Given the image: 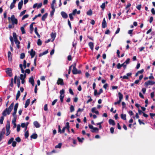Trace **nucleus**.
<instances>
[{
  "label": "nucleus",
  "mask_w": 155,
  "mask_h": 155,
  "mask_svg": "<svg viewBox=\"0 0 155 155\" xmlns=\"http://www.w3.org/2000/svg\"><path fill=\"white\" fill-rule=\"evenodd\" d=\"M25 136L26 138H27L28 137L29 134L28 131V130L25 132Z\"/></svg>",
  "instance_id": "48"
},
{
  "label": "nucleus",
  "mask_w": 155,
  "mask_h": 155,
  "mask_svg": "<svg viewBox=\"0 0 155 155\" xmlns=\"http://www.w3.org/2000/svg\"><path fill=\"white\" fill-rule=\"evenodd\" d=\"M26 12V10H24L22 11V12H21L20 14V16H21L22 15H24L25 13Z\"/></svg>",
  "instance_id": "52"
},
{
  "label": "nucleus",
  "mask_w": 155,
  "mask_h": 155,
  "mask_svg": "<svg viewBox=\"0 0 155 155\" xmlns=\"http://www.w3.org/2000/svg\"><path fill=\"white\" fill-rule=\"evenodd\" d=\"M88 45L90 47L91 49L92 50H93L94 48V44L93 42H90L88 44Z\"/></svg>",
  "instance_id": "22"
},
{
  "label": "nucleus",
  "mask_w": 155,
  "mask_h": 155,
  "mask_svg": "<svg viewBox=\"0 0 155 155\" xmlns=\"http://www.w3.org/2000/svg\"><path fill=\"white\" fill-rule=\"evenodd\" d=\"M151 12L153 15L155 14V10L154 8H152L151 10Z\"/></svg>",
  "instance_id": "63"
},
{
  "label": "nucleus",
  "mask_w": 155,
  "mask_h": 155,
  "mask_svg": "<svg viewBox=\"0 0 155 155\" xmlns=\"http://www.w3.org/2000/svg\"><path fill=\"white\" fill-rule=\"evenodd\" d=\"M10 124L9 122H7L6 127V130H10Z\"/></svg>",
  "instance_id": "36"
},
{
  "label": "nucleus",
  "mask_w": 155,
  "mask_h": 155,
  "mask_svg": "<svg viewBox=\"0 0 155 155\" xmlns=\"http://www.w3.org/2000/svg\"><path fill=\"white\" fill-rule=\"evenodd\" d=\"M42 42L40 39H38V40L37 44L38 45H41Z\"/></svg>",
  "instance_id": "49"
},
{
  "label": "nucleus",
  "mask_w": 155,
  "mask_h": 155,
  "mask_svg": "<svg viewBox=\"0 0 155 155\" xmlns=\"http://www.w3.org/2000/svg\"><path fill=\"white\" fill-rule=\"evenodd\" d=\"M6 135L8 136L9 135L10 133V130H6Z\"/></svg>",
  "instance_id": "45"
},
{
  "label": "nucleus",
  "mask_w": 155,
  "mask_h": 155,
  "mask_svg": "<svg viewBox=\"0 0 155 155\" xmlns=\"http://www.w3.org/2000/svg\"><path fill=\"white\" fill-rule=\"evenodd\" d=\"M107 26V23L106 21L105 18H104L103 20L102 23V27L103 28H104Z\"/></svg>",
  "instance_id": "12"
},
{
  "label": "nucleus",
  "mask_w": 155,
  "mask_h": 155,
  "mask_svg": "<svg viewBox=\"0 0 155 155\" xmlns=\"http://www.w3.org/2000/svg\"><path fill=\"white\" fill-rule=\"evenodd\" d=\"M155 84V82L154 81H148L145 83V85L146 86L149 85H152Z\"/></svg>",
  "instance_id": "5"
},
{
  "label": "nucleus",
  "mask_w": 155,
  "mask_h": 155,
  "mask_svg": "<svg viewBox=\"0 0 155 155\" xmlns=\"http://www.w3.org/2000/svg\"><path fill=\"white\" fill-rule=\"evenodd\" d=\"M10 40L11 42V43L13 45V43H14V42H13V38L12 36H10Z\"/></svg>",
  "instance_id": "58"
},
{
  "label": "nucleus",
  "mask_w": 155,
  "mask_h": 155,
  "mask_svg": "<svg viewBox=\"0 0 155 155\" xmlns=\"http://www.w3.org/2000/svg\"><path fill=\"white\" fill-rule=\"evenodd\" d=\"M20 29L22 34H24L25 33L24 27H21Z\"/></svg>",
  "instance_id": "37"
},
{
  "label": "nucleus",
  "mask_w": 155,
  "mask_h": 155,
  "mask_svg": "<svg viewBox=\"0 0 155 155\" xmlns=\"http://www.w3.org/2000/svg\"><path fill=\"white\" fill-rule=\"evenodd\" d=\"M120 28H118L117 30L116 31V32H115V34H117L120 31Z\"/></svg>",
  "instance_id": "64"
},
{
  "label": "nucleus",
  "mask_w": 155,
  "mask_h": 155,
  "mask_svg": "<svg viewBox=\"0 0 155 155\" xmlns=\"http://www.w3.org/2000/svg\"><path fill=\"white\" fill-rule=\"evenodd\" d=\"M6 72L7 74L9 76L11 77L12 76V70L10 68H8L6 70Z\"/></svg>",
  "instance_id": "6"
},
{
  "label": "nucleus",
  "mask_w": 155,
  "mask_h": 155,
  "mask_svg": "<svg viewBox=\"0 0 155 155\" xmlns=\"http://www.w3.org/2000/svg\"><path fill=\"white\" fill-rule=\"evenodd\" d=\"M30 30L31 31H33V25L32 24L30 25Z\"/></svg>",
  "instance_id": "60"
},
{
  "label": "nucleus",
  "mask_w": 155,
  "mask_h": 155,
  "mask_svg": "<svg viewBox=\"0 0 155 155\" xmlns=\"http://www.w3.org/2000/svg\"><path fill=\"white\" fill-rule=\"evenodd\" d=\"M26 77V74H24V75L21 74H20V78L21 80L25 79Z\"/></svg>",
  "instance_id": "30"
},
{
  "label": "nucleus",
  "mask_w": 155,
  "mask_h": 155,
  "mask_svg": "<svg viewBox=\"0 0 155 155\" xmlns=\"http://www.w3.org/2000/svg\"><path fill=\"white\" fill-rule=\"evenodd\" d=\"M26 62L25 60L23 61V67L24 69H25L26 68Z\"/></svg>",
  "instance_id": "50"
},
{
  "label": "nucleus",
  "mask_w": 155,
  "mask_h": 155,
  "mask_svg": "<svg viewBox=\"0 0 155 155\" xmlns=\"http://www.w3.org/2000/svg\"><path fill=\"white\" fill-rule=\"evenodd\" d=\"M15 44L17 46L18 48H20L19 44L20 43L19 41H18V39L14 40Z\"/></svg>",
  "instance_id": "29"
},
{
  "label": "nucleus",
  "mask_w": 155,
  "mask_h": 155,
  "mask_svg": "<svg viewBox=\"0 0 155 155\" xmlns=\"http://www.w3.org/2000/svg\"><path fill=\"white\" fill-rule=\"evenodd\" d=\"M5 129L3 128L2 131L0 132V142L2 140L4 137V135L5 134Z\"/></svg>",
  "instance_id": "4"
},
{
  "label": "nucleus",
  "mask_w": 155,
  "mask_h": 155,
  "mask_svg": "<svg viewBox=\"0 0 155 155\" xmlns=\"http://www.w3.org/2000/svg\"><path fill=\"white\" fill-rule=\"evenodd\" d=\"M110 131L112 134H113L114 131V129L113 127H111L110 129Z\"/></svg>",
  "instance_id": "61"
},
{
  "label": "nucleus",
  "mask_w": 155,
  "mask_h": 155,
  "mask_svg": "<svg viewBox=\"0 0 155 155\" xmlns=\"http://www.w3.org/2000/svg\"><path fill=\"white\" fill-rule=\"evenodd\" d=\"M16 142L14 141L12 143V145L13 147H15L16 146Z\"/></svg>",
  "instance_id": "55"
},
{
  "label": "nucleus",
  "mask_w": 155,
  "mask_h": 155,
  "mask_svg": "<svg viewBox=\"0 0 155 155\" xmlns=\"http://www.w3.org/2000/svg\"><path fill=\"white\" fill-rule=\"evenodd\" d=\"M37 30V28L36 27L35 28V33L36 34V35H37V36L38 38H40V36L39 35V34H38V33Z\"/></svg>",
  "instance_id": "33"
},
{
  "label": "nucleus",
  "mask_w": 155,
  "mask_h": 155,
  "mask_svg": "<svg viewBox=\"0 0 155 155\" xmlns=\"http://www.w3.org/2000/svg\"><path fill=\"white\" fill-rule=\"evenodd\" d=\"M61 145H62V143H60L59 144H58V145H57L56 146H55V148H60L61 147Z\"/></svg>",
  "instance_id": "39"
},
{
  "label": "nucleus",
  "mask_w": 155,
  "mask_h": 155,
  "mask_svg": "<svg viewBox=\"0 0 155 155\" xmlns=\"http://www.w3.org/2000/svg\"><path fill=\"white\" fill-rule=\"evenodd\" d=\"M48 15V14L47 13H46L45 14L43 15L42 17V20L43 21H45L46 18H47Z\"/></svg>",
  "instance_id": "24"
},
{
  "label": "nucleus",
  "mask_w": 155,
  "mask_h": 155,
  "mask_svg": "<svg viewBox=\"0 0 155 155\" xmlns=\"http://www.w3.org/2000/svg\"><path fill=\"white\" fill-rule=\"evenodd\" d=\"M17 108L14 107V112L12 114L13 116H17L16 115V113L17 112Z\"/></svg>",
  "instance_id": "28"
},
{
  "label": "nucleus",
  "mask_w": 155,
  "mask_h": 155,
  "mask_svg": "<svg viewBox=\"0 0 155 155\" xmlns=\"http://www.w3.org/2000/svg\"><path fill=\"white\" fill-rule=\"evenodd\" d=\"M48 53V50H47L45 51L44 52L42 53H40L39 54V56L40 57H41L42 56H43V55H44Z\"/></svg>",
  "instance_id": "27"
},
{
  "label": "nucleus",
  "mask_w": 155,
  "mask_h": 155,
  "mask_svg": "<svg viewBox=\"0 0 155 155\" xmlns=\"http://www.w3.org/2000/svg\"><path fill=\"white\" fill-rule=\"evenodd\" d=\"M64 97V95H60V98L61 101V102H62L63 101V98Z\"/></svg>",
  "instance_id": "42"
},
{
  "label": "nucleus",
  "mask_w": 155,
  "mask_h": 155,
  "mask_svg": "<svg viewBox=\"0 0 155 155\" xmlns=\"http://www.w3.org/2000/svg\"><path fill=\"white\" fill-rule=\"evenodd\" d=\"M98 129L97 127H94V129H93L92 130H91V131L92 132L94 133V132H98Z\"/></svg>",
  "instance_id": "35"
},
{
  "label": "nucleus",
  "mask_w": 155,
  "mask_h": 155,
  "mask_svg": "<svg viewBox=\"0 0 155 155\" xmlns=\"http://www.w3.org/2000/svg\"><path fill=\"white\" fill-rule=\"evenodd\" d=\"M30 100L29 99H28L25 102V108H26L30 104Z\"/></svg>",
  "instance_id": "20"
},
{
  "label": "nucleus",
  "mask_w": 155,
  "mask_h": 155,
  "mask_svg": "<svg viewBox=\"0 0 155 155\" xmlns=\"http://www.w3.org/2000/svg\"><path fill=\"white\" fill-rule=\"evenodd\" d=\"M20 95V91H18L17 92V93L16 94V100H17L18 99V98H19Z\"/></svg>",
  "instance_id": "32"
},
{
  "label": "nucleus",
  "mask_w": 155,
  "mask_h": 155,
  "mask_svg": "<svg viewBox=\"0 0 155 155\" xmlns=\"http://www.w3.org/2000/svg\"><path fill=\"white\" fill-rule=\"evenodd\" d=\"M103 92V90L102 89H100L99 90V92H97L96 90H95L94 92V95L96 96L97 95H99L101 93Z\"/></svg>",
  "instance_id": "9"
},
{
  "label": "nucleus",
  "mask_w": 155,
  "mask_h": 155,
  "mask_svg": "<svg viewBox=\"0 0 155 155\" xmlns=\"http://www.w3.org/2000/svg\"><path fill=\"white\" fill-rule=\"evenodd\" d=\"M25 57V54L24 53H22L21 54L20 58L21 59H23Z\"/></svg>",
  "instance_id": "51"
},
{
  "label": "nucleus",
  "mask_w": 155,
  "mask_h": 155,
  "mask_svg": "<svg viewBox=\"0 0 155 155\" xmlns=\"http://www.w3.org/2000/svg\"><path fill=\"white\" fill-rule=\"evenodd\" d=\"M109 123L110 124L114 126L115 125V123L114 120L111 119H110L109 120Z\"/></svg>",
  "instance_id": "21"
},
{
  "label": "nucleus",
  "mask_w": 155,
  "mask_h": 155,
  "mask_svg": "<svg viewBox=\"0 0 155 155\" xmlns=\"http://www.w3.org/2000/svg\"><path fill=\"white\" fill-rule=\"evenodd\" d=\"M44 110L45 111H47L48 110L47 104H45L44 107Z\"/></svg>",
  "instance_id": "62"
},
{
  "label": "nucleus",
  "mask_w": 155,
  "mask_h": 155,
  "mask_svg": "<svg viewBox=\"0 0 155 155\" xmlns=\"http://www.w3.org/2000/svg\"><path fill=\"white\" fill-rule=\"evenodd\" d=\"M92 14V11L90 9L87 12V14L88 15H91Z\"/></svg>",
  "instance_id": "31"
},
{
  "label": "nucleus",
  "mask_w": 155,
  "mask_h": 155,
  "mask_svg": "<svg viewBox=\"0 0 155 155\" xmlns=\"http://www.w3.org/2000/svg\"><path fill=\"white\" fill-rule=\"evenodd\" d=\"M4 116H2L0 119V123L1 124H3V121L4 120Z\"/></svg>",
  "instance_id": "40"
},
{
  "label": "nucleus",
  "mask_w": 155,
  "mask_h": 155,
  "mask_svg": "<svg viewBox=\"0 0 155 155\" xmlns=\"http://www.w3.org/2000/svg\"><path fill=\"white\" fill-rule=\"evenodd\" d=\"M51 38L52 39V41L53 42L56 36V34L55 33H52L51 35Z\"/></svg>",
  "instance_id": "15"
},
{
  "label": "nucleus",
  "mask_w": 155,
  "mask_h": 155,
  "mask_svg": "<svg viewBox=\"0 0 155 155\" xmlns=\"http://www.w3.org/2000/svg\"><path fill=\"white\" fill-rule=\"evenodd\" d=\"M64 127H65V129H69V123L68 122H67L65 126Z\"/></svg>",
  "instance_id": "46"
},
{
  "label": "nucleus",
  "mask_w": 155,
  "mask_h": 155,
  "mask_svg": "<svg viewBox=\"0 0 155 155\" xmlns=\"http://www.w3.org/2000/svg\"><path fill=\"white\" fill-rule=\"evenodd\" d=\"M70 111L72 112L74 110V107L73 105H71L70 107Z\"/></svg>",
  "instance_id": "41"
},
{
  "label": "nucleus",
  "mask_w": 155,
  "mask_h": 155,
  "mask_svg": "<svg viewBox=\"0 0 155 155\" xmlns=\"http://www.w3.org/2000/svg\"><path fill=\"white\" fill-rule=\"evenodd\" d=\"M17 86H18V87H20V80L19 79H18L17 80Z\"/></svg>",
  "instance_id": "59"
},
{
  "label": "nucleus",
  "mask_w": 155,
  "mask_h": 155,
  "mask_svg": "<svg viewBox=\"0 0 155 155\" xmlns=\"http://www.w3.org/2000/svg\"><path fill=\"white\" fill-rule=\"evenodd\" d=\"M64 89H62L60 91V95H64Z\"/></svg>",
  "instance_id": "43"
},
{
  "label": "nucleus",
  "mask_w": 155,
  "mask_h": 155,
  "mask_svg": "<svg viewBox=\"0 0 155 155\" xmlns=\"http://www.w3.org/2000/svg\"><path fill=\"white\" fill-rule=\"evenodd\" d=\"M108 3L107 1H106L105 2L103 3L101 6V8L103 9L104 10L105 8V5H107Z\"/></svg>",
  "instance_id": "17"
},
{
  "label": "nucleus",
  "mask_w": 155,
  "mask_h": 155,
  "mask_svg": "<svg viewBox=\"0 0 155 155\" xmlns=\"http://www.w3.org/2000/svg\"><path fill=\"white\" fill-rule=\"evenodd\" d=\"M130 59L129 58H127L126 60L125 61V62H124L125 63V64H129L130 63Z\"/></svg>",
  "instance_id": "53"
},
{
  "label": "nucleus",
  "mask_w": 155,
  "mask_h": 155,
  "mask_svg": "<svg viewBox=\"0 0 155 155\" xmlns=\"http://www.w3.org/2000/svg\"><path fill=\"white\" fill-rule=\"evenodd\" d=\"M29 82L31 83L32 86H33L34 85V81L32 77H30L29 78Z\"/></svg>",
  "instance_id": "13"
},
{
  "label": "nucleus",
  "mask_w": 155,
  "mask_h": 155,
  "mask_svg": "<svg viewBox=\"0 0 155 155\" xmlns=\"http://www.w3.org/2000/svg\"><path fill=\"white\" fill-rule=\"evenodd\" d=\"M72 73L73 74H80L81 73V71L78 70L76 68L75 64L73 66V69L72 70Z\"/></svg>",
  "instance_id": "3"
},
{
  "label": "nucleus",
  "mask_w": 155,
  "mask_h": 155,
  "mask_svg": "<svg viewBox=\"0 0 155 155\" xmlns=\"http://www.w3.org/2000/svg\"><path fill=\"white\" fill-rule=\"evenodd\" d=\"M57 84L58 85H63L64 84L63 80L61 78H59L57 81Z\"/></svg>",
  "instance_id": "7"
},
{
  "label": "nucleus",
  "mask_w": 155,
  "mask_h": 155,
  "mask_svg": "<svg viewBox=\"0 0 155 155\" xmlns=\"http://www.w3.org/2000/svg\"><path fill=\"white\" fill-rule=\"evenodd\" d=\"M23 5V1L21 0L20 2L18 4V9L19 10L21 9L22 8Z\"/></svg>",
  "instance_id": "19"
},
{
  "label": "nucleus",
  "mask_w": 155,
  "mask_h": 155,
  "mask_svg": "<svg viewBox=\"0 0 155 155\" xmlns=\"http://www.w3.org/2000/svg\"><path fill=\"white\" fill-rule=\"evenodd\" d=\"M126 114H122L121 115V118L124 120H126Z\"/></svg>",
  "instance_id": "34"
},
{
  "label": "nucleus",
  "mask_w": 155,
  "mask_h": 155,
  "mask_svg": "<svg viewBox=\"0 0 155 155\" xmlns=\"http://www.w3.org/2000/svg\"><path fill=\"white\" fill-rule=\"evenodd\" d=\"M13 120H12V123L13 124L14 126H13V128H15L16 126V124L15 123L16 118H17V116H13Z\"/></svg>",
  "instance_id": "8"
},
{
  "label": "nucleus",
  "mask_w": 155,
  "mask_h": 155,
  "mask_svg": "<svg viewBox=\"0 0 155 155\" xmlns=\"http://www.w3.org/2000/svg\"><path fill=\"white\" fill-rule=\"evenodd\" d=\"M29 16V15L28 14H26L25 15H24L22 18V20H24L25 18H28Z\"/></svg>",
  "instance_id": "47"
},
{
  "label": "nucleus",
  "mask_w": 155,
  "mask_h": 155,
  "mask_svg": "<svg viewBox=\"0 0 155 155\" xmlns=\"http://www.w3.org/2000/svg\"><path fill=\"white\" fill-rule=\"evenodd\" d=\"M14 138L13 137H12L8 141V144L9 145L14 141Z\"/></svg>",
  "instance_id": "26"
},
{
  "label": "nucleus",
  "mask_w": 155,
  "mask_h": 155,
  "mask_svg": "<svg viewBox=\"0 0 155 155\" xmlns=\"http://www.w3.org/2000/svg\"><path fill=\"white\" fill-rule=\"evenodd\" d=\"M33 124L36 128H39L40 127V124L37 121H35L33 122Z\"/></svg>",
  "instance_id": "16"
},
{
  "label": "nucleus",
  "mask_w": 155,
  "mask_h": 155,
  "mask_svg": "<svg viewBox=\"0 0 155 155\" xmlns=\"http://www.w3.org/2000/svg\"><path fill=\"white\" fill-rule=\"evenodd\" d=\"M17 0H13V2L11 3L10 5V8L12 9L13 8L15 5V4Z\"/></svg>",
  "instance_id": "10"
},
{
  "label": "nucleus",
  "mask_w": 155,
  "mask_h": 155,
  "mask_svg": "<svg viewBox=\"0 0 155 155\" xmlns=\"http://www.w3.org/2000/svg\"><path fill=\"white\" fill-rule=\"evenodd\" d=\"M91 111L93 113H95L97 114H99L98 111V110H97L96 108L95 107H93V108H92Z\"/></svg>",
  "instance_id": "14"
},
{
  "label": "nucleus",
  "mask_w": 155,
  "mask_h": 155,
  "mask_svg": "<svg viewBox=\"0 0 155 155\" xmlns=\"http://www.w3.org/2000/svg\"><path fill=\"white\" fill-rule=\"evenodd\" d=\"M118 95L119 100L121 101L123 98V95L120 92H119L118 93Z\"/></svg>",
  "instance_id": "23"
},
{
  "label": "nucleus",
  "mask_w": 155,
  "mask_h": 155,
  "mask_svg": "<svg viewBox=\"0 0 155 155\" xmlns=\"http://www.w3.org/2000/svg\"><path fill=\"white\" fill-rule=\"evenodd\" d=\"M73 15V14H72V13H71L69 14V16L71 20H73V17L72 16Z\"/></svg>",
  "instance_id": "56"
},
{
  "label": "nucleus",
  "mask_w": 155,
  "mask_h": 155,
  "mask_svg": "<svg viewBox=\"0 0 155 155\" xmlns=\"http://www.w3.org/2000/svg\"><path fill=\"white\" fill-rule=\"evenodd\" d=\"M13 35L14 40H16L18 39L16 36V34L14 32L13 34Z\"/></svg>",
  "instance_id": "38"
},
{
  "label": "nucleus",
  "mask_w": 155,
  "mask_h": 155,
  "mask_svg": "<svg viewBox=\"0 0 155 155\" xmlns=\"http://www.w3.org/2000/svg\"><path fill=\"white\" fill-rule=\"evenodd\" d=\"M55 9H52V11L51 12L50 15L51 16L53 15L54 13L55 12Z\"/></svg>",
  "instance_id": "57"
},
{
  "label": "nucleus",
  "mask_w": 155,
  "mask_h": 155,
  "mask_svg": "<svg viewBox=\"0 0 155 155\" xmlns=\"http://www.w3.org/2000/svg\"><path fill=\"white\" fill-rule=\"evenodd\" d=\"M8 20L9 22L11 21L12 25H14L15 24L17 25L18 24L17 19L15 18L14 15H12L11 17H8Z\"/></svg>",
  "instance_id": "2"
},
{
  "label": "nucleus",
  "mask_w": 155,
  "mask_h": 155,
  "mask_svg": "<svg viewBox=\"0 0 155 155\" xmlns=\"http://www.w3.org/2000/svg\"><path fill=\"white\" fill-rule=\"evenodd\" d=\"M35 54V52L32 49L30 51V54L31 55V58H32L34 57Z\"/></svg>",
  "instance_id": "18"
},
{
  "label": "nucleus",
  "mask_w": 155,
  "mask_h": 155,
  "mask_svg": "<svg viewBox=\"0 0 155 155\" xmlns=\"http://www.w3.org/2000/svg\"><path fill=\"white\" fill-rule=\"evenodd\" d=\"M17 132H19L20 129V126L19 124L18 125L17 127Z\"/></svg>",
  "instance_id": "54"
},
{
  "label": "nucleus",
  "mask_w": 155,
  "mask_h": 155,
  "mask_svg": "<svg viewBox=\"0 0 155 155\" xmlns=\"http://www.w3.org/2000/svg\"><path fill=\"white\" fill-rule=\"evenodd\" d=\"M38 137L37 135L36 134H34L31 136V139H36Z\"/></svg>",
  "instance_id": "25"
},
{
  "label": "nucleus",
  "mask_w": 155,
  "mask_h": 155,
  "mask_svg": "<svg viewBox=\"0 0 155 155\" xmlns=\"http://www.w3.org/2000/svg\"><path fill=\"white\" fill-rule=\"evenodd\" d=\"M14 106V103H12L8 108H6L2 113V115L4 116H6L7 115H9L10 113Z\"/></svg>",
  "instance_id": "1"
},
{
  "label": "nucleus",
  "mask_w": 155,
  "mask_h": 155,
  "mask_svg": "<svg viewBox=\"0 0 155 155\" xmlns=\"http://www.w3.org/2000/svg\"><path fill=\"white\" fill-rule=\"evenodd\" d=\"M77 139L79 142H82L84 139V138H82L81 139L79 137H78Z\"/></svg>",
  "instance_id": "44"
},
{
  "label": "nucleus",
  "mask_w": 155,
  "mask_h": 155,
  "mask_svg": "<svg viewBox=\"0 0 155 155\" xmlns=\"http://www.w3.org/2000/svg\"><path fill=\"white\" fill-rule=\"evenodd\" d=\"M61 15L64 18H66L68 17L67 14L64 12H61Z\"/></svg>",
  "instance_id": "11"
}]
</instances>
